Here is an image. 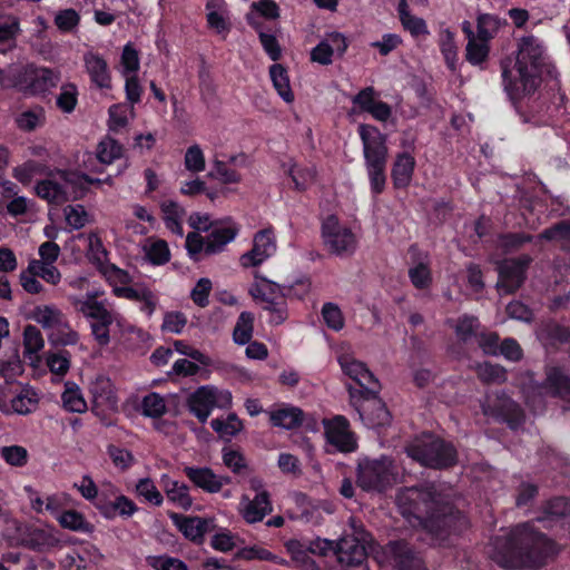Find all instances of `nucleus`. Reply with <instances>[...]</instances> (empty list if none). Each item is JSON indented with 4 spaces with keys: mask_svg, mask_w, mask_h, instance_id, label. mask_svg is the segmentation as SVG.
I'll return each instance as SVG.
<instances>
[{
    "mask_svg": "<svg viewBox=\"0 0 570 570\" xmlns=\"http://www.w3.org/2000/svg\"><path fill=\"white\" fill-rule=\"evenodd\" d=\"M164 491L169 501L184 510L190 509L193 499L189 494V488L185 483L171 480L164 475L161 479Z\"/></svg>",
    "mask_w": 570,
    "mask_h": 570,
    "instance_id": "obj_28",
    "label": "nucleus"
},
{
    "mask_svg": "<svg viewBox=\"0 0 570 570\" xmlns=\"http://www.w3.org/2000/svg\"><path fill=\"white\" fill-rule=\"evenodd\" d=\"M239 225L228 220L225 226L215 225L207 234L206 256L220 254L225 250L226 246L232 243L239 234Z\"/></svg>",
    "mask_w": 570,
    "mask_h": 570,
    "instance_id": "obj_20",
    "label": "nucleus"
},
{
    "mask_svg": "<svg viewBox=\"0 0 570 570\" xmlns=\"http://www.w3.org/2000/svg\"><path fill=\"white\" fill-rule=\"evenodd\" d=\"M409 278L412 285L420 291L429 289L433 282L429 265L422 262L409 269Z\"/></svg>",
    "mask_w": 570,
    "mask_h": 570,
    "instance_id": "obj_52",
    "label": "nucleus"
},
{
    "mask_svg": "<svg viewBox=\"0 0 570 570\" xmlns=\"http://www.w3.org/2000/svg\"><path fill=\"white\" fill-rule=\"evenodd\" d=\"M170 250L164 239H157L146 249V257L154 266L165 265L170 261Z\"/></svg>",
    "mask_w": 570,
    "mask_h": 570,
    "instance_id": "obj_54",
    "label": "nucleus"
},
{
    "mask_svg": "<svg viewBox=\"0 0 570 570\" xmlns=\"http://www.w3.org/2000/svg\"><path fill=\"white\" fill-rule=\"evenodd\" d=\"M321 235L330 253L336 256H350L356 249L354 233L351 228L342 226L336 215H328L322 222Z\"/></svg>",
    "mask_w": 570,
    "mask_h": 570,
    "instance_id": "obj_8",
    "label": "nucleus"
},
{
    "mask_svg": "<svg viewBox=\"0 0 570 570\" xmlns=\"http://www.w3.org/2000/svg\"><path fill=\"white\" fill-rule=\"evenodd\" d=\"M539 237L547 242L559 240L570 245V222L560 220L542 230Z\"/></svg>",
    "mask_w": 570,
    "mask_h": 570,
    "instance_id": "obj_57",
    "label": "nucleus"
},
{
    "mask_svg": "<svg viewBox=\"0 0 570 570\" xmlns=\"http://www.w3.org/2000/svg\"><path fill=\"white\" fill-rule=\"evenodd\" d=\"M396 501L405 518L417 520L436 537L458 534L468 527L466 517L434 485L405 488Z\"/></svg>",
    "mask_w": 570,
    "mask_h": 570,
    "instance_id": "obj_2",
    "label": "nucleus"
},
{
    "mask_svg": "<svg viewBox=\"0 0 570 570\" xmlns=\"http://www.w3.org/2000/svg\"><path fill=\"white\" fill-rule=\"evenodd\" d=\"M532 235L523 232L505 233L500 236V246L505 253H513L532 242Z\"/></svg>",
    "mask_w": 570,
    "mask_h": 570,
    "instance_id": "obj_61",
    "label": "nucleus"
},
{
    "mask_svg": "<svg viewBox=\"0 0 570 570\" xmlns=\"http://www.w3.org/2000/svg\"><path fill=\"white\" fill-rule=\"evenodd\" d=\"M399 483L395 460L386 454L358 459L356 485L365 492L384 493Z\"/></svg>",
    "mask_w": 570,
    "mask_h": 570,
    "instance_id": "obj_5",
    "label": "nucleus"
},
{
    "mask_svg": "<svg viewBox=\"0 0 570 570\" xmlns=\"http://www.w3.org/2000/svg\"><path fill=\"white\" fill-rule=\"evenodd\" d=\"M358 387L348 389L350 399L352 405L361 412V402L362 401H374L377 404V415L375 420V424L385 425L390 421V413L385 406V404L380 400L379 394L381 391L380 381L375 377V375L366 367L365 372L361 374L358 380L355 382Z\"/></svg>",
    "mask_w": 570,
    "mask_h": 570,
    "instance_id": "obj_7",
    "label": "nucleus"
},
{
    "mask_svg": "<svg viewBox=\"0 0 570 570\" xmlns=\"http://www.w3.org/2000/svg\"><path fill=\"white\" fill-rule=\"evenodd\" d=\"M32 318L43 328H55L60 325L62 313L53 306H37L32 312Z\"/></svg>",
    "mask_w": 570,
    "mask_h": 570,
    "instance_id": "obj_47",
    "label": "nucleus"
},
{
    "mask_svg": "<svg viewBox=\"0 0 570 570\" xmlns=\"http://www.w3.org/2000/svg\"><path fill=\"white\" fill-rule=\"evenodd\" d=\"M184 473L195 487L207 493H218L222 491V484L217 480V474L208 466H185Z\"/></svg>",
    "mask_w": 570,
    "mask_h": 570,
    "instance_id": "obj_23",
    "label": "nucleus"
},
{
    "mask_svg": "<svg viewBox=\"0 0 570 570\" xmlns=\"http://www.w3.org/2000/svg\"><path fill=\"white\" fill-rule=\"evenodd\" d=\"M21 32L20 19L13 13L0 12V46L16 47V41Z\"/></svg>",
    "mask_w": 570,
    "mask_h": 570,
    "instance_id": "obj_32",
    "label": "nucleus"
},
{
    "mask_svg": "<svg viewBox=\"0 0 570 570\" xmlns=\"http://www.w3.org/2000/svg\"><path fill=\"white\" fill-rule=\"evenodd\" d=\"M0 456L11 466L21 468L28 463V451L21 445H6L0 448Z\"/></svg>",
    "mask_w": 570,
    "mask_h": 570,
    "instance_id": "obj_55",
    "label": "nucleus"
},
{
    "mask_svg": "<svg viewBox=\"0 0 570 570\" xmlns=\"http://www.w3.org/2000/svg\"><path fill=\"white\" fill-rule=\"evenodd\" d=\"M539 337L544 344L552 347L570 344V327L554 320H549L541 325Z\"/></svg>",
    "mask_w": 570,
    "mask_h": 570,
    "instance_id": "obj_26",
    "label": "nucleus"
},
{
    "mask_svg": "<svg viewBox=\"0 0 570 570\" xmlns=\"http://www.w3.org/2000/svg\"><path fill=\"white\" fill-rule=\"evenodd\" d=\"M306 417L307 414L301 407L291 403H281L268 412L271 425L287 431L301 429Z\"/></svg>",
    "mask_w": 570,
    "mask_h": 570,
    "instance_id": "obj_17",
    "label": "nucleus"
},
{
    "mask_svg": "<svg viewBox=\"0 0 570 570\" xmlns=\"http://www.w3.org/2000/svg\"><path fill=\"white\" fill-rule=\"evenodd\" d=\"M269 76L279 97L285 102H293L295 97L291 88L287 68L281 63H274L269 67Z\"/></svg>",
    "mask_w": 570,
    "mask_h": 570,
    "instance_id": "obj_33",
    "label": "nucleus"
},
{
    "mask_svg": "<svg viewBox=\"0 0 570 570\" xmlns=\"http://www.w3.org/2000/svg\"><path fill=\"white\" fill-rule=\"evenodd\" d=\"M45 346V341L40 330L35 325H27L23 328V355L26 358L38 360V352H40Z\"/></svg>",
    "mask_w": 570,
    "mask_h": 570,
    "instance_id": "obj_37",
    "label": "nucleus"
},
{
    "mask_svg": "<svg viewBox=\"0 0 570 570\" xmlns=\"http://www.w3.org/2000/svg\"><path fill=\"white\" fill-rule=\"evenodd\" d=\"M254 331V315L244 311L239 314L233 331V340L238 345H246L250 342Z\"/></svg>",
    "mask_w": 570,
    "mask_h": 570,
    "instance_id": "obj_39",
    "label": "nucleus"
},
{
    "mask_svg": "<svg viewBox=\"0 0 570 570\" xmlns=\"http://www.w3.org/2000/svg\"><path fill=\"white\" fill-rule=\"evenodd\" d=\"M96 509L106 520H115L118 517L127 520L139 510L134 500L120 493L119 489L112 484H109L108 490H102V497L96 503Z\"/></svg>",
    "mask_w": 570,
    "mask_h": 570,
    "instance_id": "obj_10",
    "label": "nucleus"
},
{
    "mask_svg": "<svg viewBox=\"0 0 570 570\" xmlns=\"http://www.w3.org/2000/svg\"><path fill=\"white\" fill-rule=\"evenodd\" d=\"M38 404V395L30 387H23L21 392L11 400V409L14 413L27 415L31 413Z\"/></svg>",
    "mask_w": 570,
    "mask_h": 570,
    "instance_id": "obj_44",
    "label": "nucleus"
},
{
    "mask_svg": "<svg viewBox=\"0 0 570 570\" xmlns=\"http://www.w3.org/2000/svg\"><path fill=\"white\" fill-rule=\"evenodd\" d=\"M322 317L326 326L333 331L344 327V317L341 308L334 303H325L322 307Z\"/></svg>",
    "mask_w": 570,
    "mask_h": 570,
    "instance_id": "obj_63",
    "label": "nucleus"
},
{
    "mask_svg": "<svg viewBox=\"0 0 570 570\" xmlns=\"http://www.w3.org/2000/svg\"><path fill=\"white\" fill-rule=\"evenodd\" d=\"M325 435L327 442L340 452L350 453L357 449L355 435L350 431V422L343 415L325 422Z\"/></svg>",
    "mask_w": 570,
    "mask_h": 570,
    "instance_id": "obj_14",
    "label": "nucleus"
},
{
    "mask_svg": "<svg viewBox=\"0 0 570 570\" xmlns=\"http://www.w3.org/2000/svg\"><path fill=\"white\" fill-rule=\"evenodd\" d=\"M35 190L38 197L47 200L49 204L62 205L69 200V196L65 187L52 179L38 181Z\"/></svg>",
    "mask_w": 570,
    "mask_h": 570,
    "instance_id": "obj_29",
    "label": "nucleus"
},
{
    "mask_svg": "<svg viewBox=\"0 0 570 570\" xmlns=\"http://www.w3.org/2000/svg\"><path fill=\"white\" fill-rule=\"evenodd\" d=\"M556 75L557 69L543 42L533 35L519 39L514 62L510 58L501 61L502 85L514 107L524 98L532 97L544 78L551 79Z\"/></svg>",
    "mask_w": 570,
    "mask_h": 570,
    "instance_id": "obj_1",
    "label": "nucleus"
},
{
    "mask_svg": "<svg viewBox=\"0 0 570 570\" xmlns=\"http://www.w3.org/2000/svg\"><path fill=\"white\" fill-rule=\"evenodd\" d=\"M222 460L224 465L236 475H244L248 470L247 460L238 449L224 446L222 450Z\"/></svg>",
    "mask_w": 570,
    "mask_h": 570,
    "instance_id": "obj_42",
    "label": "nucleus"
},
{
    "mask_svg": "<svg viewBox=\"0 0 570 570\" xmlns=\"http://www.w3.org/2000/svg\"><path fill=\"white\" fill-rule=\"evenodd\" d=\"M352 104L377 121L386 122L392 117V107L379 99V94L372 86L361 89L352 98Z\"/></svg>",
    "mask_w": 570,
    "mask_h": 570,
    "instance_id": "obj_15",
    "label": "nucleus"
},
{
    "mask_svg": "<svg viewBox=\"0 0 570 570\" xmlns=\"http://www.w3.org/2000/svg\"><path fill=\"white\" fill-rule=\"evenodd\" d=\"M79 90L76 83L66 82L60 87V92L56 98L57 108L63 114H71L78 105Z\"/></svg>",
    "mask_w": 570,
    "mask_h": 570,
    "instance_id": "obj_40",
    "label": "nucleus"
},
{
    "mask_svg": "<svg viewBox=\"0 0 570 570\" xmlns=\"http://www.w3.org/2000/svg\"><path fill=\"white\" fill-rule=\"evenodd\" d=\"M46 120V109L41 105H33L16 117V125L23 132H32L42 128Z\"/></svg>",
    "mask_w": 570,
    "mask_h": 570,
    "instance_id": "obj_27",
    "label": "nucleus"
},
{
    "mask_svg": "<svg viewBox=\"0 0 570 570\" xmlns=\"http://www.w3.org/2000/svg\"><path fill=\"white\" fill-rule=\"evenodd\" d=\"M120 63L125 76L136 75L139 70V53L132 43L128 42L125 45L120 57Z\"/></svg>",
    "mask_w": 570,
    "mask_h": 570,
    "instance_id": "obj_60",
    "label": "nucleus"
},
{
    "mask_svg": "<svg viewBox=\"0 0 570 570\" xmlns=\"http://www.w3.org/2000/svg\"><path fill=\"white\" fill-rule=\"evenodd\" d=\"M363 145L364 165L366 168L370 190L373 197H377L385 190L386 164L389 148L386 136L376 126L361 124L357 128Z\"/></svg>",
    "mask_w": 570,
    "mask_h": 570,
    "instance_id": "obj_4",
    "label": "nucleus"
},
{
    "mask_svg": "<svg viewBox=\"0 0 570 570\" xmlns=\"http://www.w3.org/2000/svg\"><path fill=\"white\" fill-rule=\"evenodd\" d=\"M28 273L33 276H39L52 285H57L61 279V274L53 264L41 263L36 259L29 263Z\"/></svg>",
    "mask_w": 570,
    "mask_h": 570,
    "instance_id": "obj_51",
    "label": "nucleus"
},
{
    "mask_svg": "<svg viewBox=\"0 0 570 570\" xmlns=\"http://www.w3.org/2000/svg\"><path fill=\"white\" fill-rule=\"evenodd\" d=\"M168 517L178 531L181 532L187 540L197 546L203 544L205 535L217 528L213 518L184 515L177 512H169Z\"/></svg>",
    "mask_w": 570,
    "mask_h": 570,
    "instance_id": "obj_11",
    "label": "nucleus"
},
{
    "mask_svg": "<svg viewBox=\"0 0 570 570\" xmlns=\"http://www.w3.org/2000/svg\"><path fill=\"white\" fill-rule=\"evenodd\" d=\"M59 79L58 71L29 63L17 75V86L26 95L39 96L55 88Z\"/></svg>",
    "mask_w": 570,
    "mask_h": 570,
    "instance_id": "obj_9",
    "label": "nucleus"
},
{
    "mask_svg": "<svg viewBox=\"0 0 570 570\" xmlns=\"http://www.w3.org/2000/svg\"><path fill=\"white\" fill-rule=\"evenodd\" d=\"M489 41H476L473 38L469 39L465 48V58L472 66H480L485 62L489 58Z\"/></svg>",
    "mask_w": 570,
    "mask_h": 570,
    "instance_id": "obj_48",
    "label": "nucleus"
},
{
    "mask_svg": "<svg viewBox=\"0 0 570 570\" xmlns=\"http://www.w3.org/2000/svg\"><path fill=\"white\" fill-rule=\"evenodd\" d=\"M80 23V14L72 8L60 10L55 17V24L63 33L71 32Z\"/></svg>",
    "mask_w": 570,
    "mask_h": 570,
    "instance_id": "obj_62",
    "label": "nucleus"
},
{
    "mask_svg": "<svg viewBox=\"0 0 570 570\" xmlns=\"http://www.w3.org/2000/svg\"><path fill=\"white\" fill-rule=\"evenodd\" d=\"M107 255L108 252L101 239L97 235L91 234L89 237L88 258L96 266L97 271H100L109 263Z\"/></svg>",
    "mask_w": 570,
    "mask_h": 570,
    "instance_id": "obj_59",
    "label": "nucleus"
},
{
    "mask_svg": "<svg viewBox=\"0 0 570 570\" xmlns=\"http://www.w3.org/2000/svg\"><path fill=\"white\" fill-rule=\"evenodd\" d=\"M255 278L258 279L259 283L254 284L249 289L250 295L255 299L268 303L278 299V297H285L279 285L275 282L259 275L258 272L255 273Z\"/></svg>",
    "mask_w": 570,
    "mask_h": 570,
    "instance_id": "obj_34",
    "label": "nucleus"
},
{
    "mask_svg": "<svg viewBox=\"0 0 570 570\" xmlns=\"http://www.w3.org/2000/svg\"><path fill=\"white\" fill-rule=\"evenodd\" d=\"M146 563L154 570H188L184 561L167 554L147 556Z\"/></svg>",
    "mask_w": 570,
    "mask_h": 570,
    "instance_id": "obj_56",
    "label": "nucleus"
},
{
    "mask_svg": "<svg viewBox=\"0 0 570 570\" xmlns=\"http://www.w3.org/2000/svg\"><path fill=\"white\" fill-rule=\"evenodd\" d=\"M500 28V19L490 13H481L476 19L478 39L490 41Z\"/></svg>",
    "mask_w": 570,
    "mask_h": 570,
    "instance_id": "obj_50",
    "label": "nucleus"
},
{
    "mask_svg": "<svg viewBox=\"0 0 570 570\" xmlns=\"http://www.w3.org/2000/svg\"><path fill=\"white\" fill-rule=\"evenodd\" d=\"M57 521L61 528L70 531L86 534L95 531V525L89 522L81 512L73 509L63 510L59 515H57Z\"/></svg>",
    "mask_w": 570,
    "mask_h": 570,
    "instance_id": "obj_31",
    "label": "nucleus"
},
{
    "mask_svg": "<svg viewBox=\"0 0 570 570\" xmlns=\"http://www.w3.org/2000/svg\"><path fill=\"white\" fill-rule=\"evenodd\" d=\"M167 412L165 399L156 393L150 392L142 397L141 413L146 417L159 419Z\"/></svg>",
    "mask_w": 570,
    "mask_h": 570,
    "instance_id": "obj_46",
    "label": "nucleus"
},
{
    "mask_svg": "<svg viewBox=\"0 0 570 570\" xmlns=\"http://www.w3.org/2000/svg\"><path fill=\"white\" fill-rule=\"evenodd\" d=\"M439 47L448 68L452 71L455 70L458 60V48L454 40V33L450 29H445L441 33Z\"/></svg>",
    "mask_w": 570,
    "mask_h": 570,
    "instance_id": "obj_45",
    "label": "nucleus"
},
{
    "mask_svg": "<svg viewBox=\"0 0 570 570\" xmlns=\"http://www.w3.org/2000/svg\"><path fill=\"white\" fill-rule=\"evenodd\" d=\"M546 385L556 396L570 394V375L560 366H552L547 371Z\"/></svg>",
    "mask_w": 570,
    "mask_h": 570,
    "instance_id": "obj_36",
    "label": "nucleus"
},
{
    "mask_svg": "<svg viewBox=\"0 0 570 570\" xmlns=\"http://www.w3.org/2000/svg\"><path fill=\"white\" fill-rule=\"evenodd\" d=\"M480 321L476 316L463 314L458 317L453 326L455 336L460 343L468 344L479 335Z\"/></svg>",
    "mask_w": 570,
    "mask_h": 570,
    "instance_id": "obj_35",
    "label": "nucleus"
},
{
    "mask_svg": "<svg viewBox=\"0 0 570 570\" xmlns=\"http://www.w3.org/2000/svg\"><path fill=\"white\" fill-rule=\"evenodd\" d=\"M524 279L525 274L510 262H507L500 267L498 287L504 293L512 294L521 287Z\"/></svg>",
    "mask_w": 570,
    "mask_h": 570,
    "instance_id": "obj_30",
    "label": "nucleus"
},
{
    "mask_svg": "<svg viewBox=\"0 0 570 570\" xmlns=\"http://www.w3.org/2000/svg\"><path fill=\"white\" fill-rule=\"evenodd\" d=\"M185 168L190 173H200L205 169L206 161L202 148L195 144L187 148L184 159Z\"/></svg>",
    "mask_w": 570,
    "mask_h": 570,
    "instance_id": "obj_64",
    "label": "nucleus"
},
{
    "mask_svg": "<svg viewBox=\"0 0 570 570\" xmlns=\"http://www.w3.org/2000/svg\"><path fill=\"white\" fill-rule=\"evenodd\" d=\"M122 150L121 144L114 138L106 137L97 145V159L102 165H109L122 156Z\"/></svg>",
    "mask_w": 570,
    "mask_h": 570,
    "instance_id": "obj_43",
    "label": "nucleus"
},
{
    "mask_svg": "<svg viewBox=\"0 0 570 570\" xmlns=\"http://www.w3.org/2000/svg\"><path fill=\"white\" fill-rule=\"evenodd\" d=\"M273 511L271 495L267 491L256 493L253 500H247L243 510V518L247 523L261 522Z\"/></svg>",
    "mask_w": 570,
    "mask_h": 570,
    "instance_id": "obj_25",
    "label": "nucleus"
},
{
    "mask_svg": "<svg viewBox=\"0 0 570 570\" xmlns=\"http://www.w3.org/2000/svg\"><path fill=\"white\" fill-rule=\"evenodd\" d=\"M98 272L105 277L106 282L112 286V291L115 287H122L132 282V278L127 271L112 263H108Z\"/></svg>",
    "mask_w": 570,
    "mask_h": 570,
    "instance_id": "obj_49",
    "label": "nucleus"
},
{
    "mask_svg": "<svg viewBox=\"0 0 570 570\" xmlns=\"http://www.w3.org/2000/svg\"><path fill=\"white\" fill-rule=\"evenodd\" d=\"M405 452L409 458L429 469L445 470L458 463L455 446L433 434H425L422 439L409 444Z\"/></svg>",
    "mask_w": 570,
    "mask_h": 570,
    "instance_id": "obj_6",
    "label": "nucleus"
},
{
    "mask_svg": "<svg viewBox=\"0 0 570 570\" xmlns=\"http://www.w3.org/2000/svg\"><path fill=\"white\" fill-rule=\"evenodd\" d=\"M494 560L507 569H539L559 552L557 543L530 522L517 524L493 542Z\"/></svg>",
    "mask_w": 570,
    "mask_h": 570,
    "instance_id": "obj_3",
    "label": "nucleus"
},
{
    "mask_svg": "<svg viewBox=\"0 0 570 570\" xmlns=\"http://www.w3.org/2000/svg\"><path fill=\"white\" fill-rule=\"evenodd\" d=\"M387 547L397 570H428L424 560L405 540L391 541Z\"/></svg>",
    "mask_w": 570,
    "mask_h": 570,
    "instance_id": "obj_18",
    "label": "nucleus"
},
{
    "mask_svg": "<svg viewBox=\"0 0 570 570\" xmlns=\"http://www.w3.org/2000/svg\"><path fill=\"white\" fill-rule=\"evenodd\" d=\"M63 407L68 412L83 413L87 411V402L85 401L79 386L75 383H67L61 395Z\"/></svg>",
    "mask_w": 570,
    "mask_h": 570,
    "instance_id": "obj_38",
    "label": "nucleus"
},
{
    "mask_svg": "<svg viewBox=\"0 0 570 570\" xmlns=\"http://www.w3.org/2000/svg\"><path fill=\"white\" fill-rule=\"evenodd\" d=\"M188 409L200 423H205L216 405V394L213 387L200 386L188 397Z\"/></svg>",
    "mask_w": 570,
    "mask_h": 570,
    "instance_id": "obj_21",
    "label": "nucleus"
},
{
    "mask_svg": "<svg viewBox=\"0 0 570 570\" xmlns=\"http://www.w3.org/2000/svg\"><path fill=\"white\" fill-rule=\"evenodd\" d=\"M336 556L344 570H370L366 548L355 537H343L337 543Z\"/></svg>",
    "mask_w": 570,
    "mask_h": 570,
    "instance_id": "obj_12",
    "label": "nucleus"
},
{
    "mask_svg": "<svg viewBox=\"0 0 570 570\" xmlns=\"http://www.w3.org/2000/svg\"><path fill=\"white\" fill-rule=\"evenodd\" d=\"M416 160L410 151L397 153L391 168L394 189H407L412 183Z\"/></svg>",
    "mask_w": 570,
    "mask_h": 570,
    "instance_id": "obj_19",
    "label": "nucleus"
},
{
    "mask_svg": "<svg viewBox=\"0 0 570 570\" xmlns=\"http://www.w3.org/2000/svg\"><path fill=\"white\" fill-rule=\"evenodd\" d=\"M107 454L114 465L120 471L130 469L135 463V456L131 451L115 444L108 445Z\"/></svg>",
    "mask_w": 570,
    "mask_h": 570,
    "instance_id": "obj_58",
    "label": "nucleus"
},
{
    "mask_svg": "<svg viewBox=\"0 0 570 570\" xmlns=\"http://www.w3.org/2000/svg\"><path fill=\"white\" fill-rule=\"evenodd\" d=\"M166 227L176 234L183 233L181 216L184 209L175 200H165L160 204Z\"/></svg>",
    "mask_w": 570,
    "mask_h": 570,
    "instance_id": "obj_41",
    "label": "nucleus"
},
{
    "mask_svg": "<svg viewBox=\"0 0 570 570\" xmlns=\"http://www.w3.org/2000/svg\"><path fill=\"white\" fill-rule=\"evenodd\" d=\"M85 66L94 85L100 89H109L111 87L108 63L100 55L89 53L85 56Z\"/></svg>",
    "mask_w": 570,
    "mask_h": 570,
    "instance_id": "obj_24",
    "label": "nucleus"
},
{
    "mask_svg": "<svg viewBox=\"0 0 570 570\" xmlns=\"http://www.w3.org/2000/svg\"><path fill=\"white\" fill-rule=\"evenodd\" d=\"M19 541L23 548L36 552H46L59 546V539L50 531L33 524H26L18 529Z\"/></svg>",
    "mask_w": 570,
    "mask_h": 570,
    "instance_id": "obj_16",
    "label": "nucleus"
},
{
    "mask_svg": "<svg viewBox=\"0 0 570 570\" xmlns=\"http://www.w3.org/2000/svg\"><path fill=\"white\" fill-rule=\"evenodd\" d=\"M207 236L204 237L197 232H190L186 236L185 247L190 259L199 262L206 256Z\"/></svg>",
    "mask_w": 570,
    "mask_h": 570,
    "instance_id": "obj_53",
    "label": "nucleus"
},
{
    "mask_svg": "<svg viewBox=\"0 0 570 570\" xmlns=\"http://www.w3.org/2000/svg\"><path fill=\"white\" fill-rule=\"evenodd\" d=\"M275 252L276 240L273 229H261L254 235L252 249L240 256L239 263L244 268L256 267L273 256Z\"/></svg>",
    "mask_w": 570,
    "mask_h": 570,
    "instance_id": "obj_13",
    "label": "nucleus"
},
{
    "mask_svg": "<svg viewBox=\"0 0 570 570\" xmlns=\"http://www.w3.org/2000/svg\"><path fill=\"white\" fill-rule=\"evenodd\" d=\"M570 514V499L567 497H553L547 500L540 508L535 521L544 528H551L552 522L559 521Z\"/></svg>",
    "mask_w": 570,
    "mask_h": 570,
    "instance_id": "obj_22",
    "label": "nucleus"
}]
</instances>
